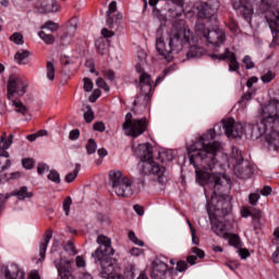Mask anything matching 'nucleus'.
I'll return each mask as SVG.
<instances>
[{"label":"nucleus","mask_w":279,"mask_h":279,"mask_svg":"<svg viewBox=\"0 0 279 279\" xmlns=\"http://www.w3.org/2000/svg\"><path fill=\"white\" fill-rule=\"evenodd\" d=\"M98 156H100V158H105V156H108V150H106V148H99Z\"/></svg>","instance_id":"nucleus-61"},{"label":"nucleus","mask_w":279,"mask_h":279,"mask_svg":"<svg viewBox=\"0 0 279 279\" xmlns=\"http://www.w3.org/2000/svg\"><path fill=\"white\" fill-rule=\"evenodd\" d=\"M48 180H50V182H53L54 184H60V182H62V180L60 179V172L57 170H50L48 174Z\"/></svg>","instance_id":"nucleus-29"},{"label":"nucleus","mask_w":279,"mask_h":279,"mask_svg":"<svg viewBox=\"0 0 279 279\" xmlns=\"http://www.w3.org/2000/svg\"><path fill=\"white\" fill-rule=\"evenodd\" d=\"M151 76L147 73L140 74L141 95L136 97L133 106H147L151 99L153 86Z\"/></svg>","instance_id":"nucleus-11"},{"label":"nucleus","mask_w":279,"mask_h":279,"mask_svg":"<svg viewBox=\"0 0 279 279\" xmlns=\"http://www.w3.org/2000/svg\"><path fill=\"white\" fill-rule=\"evenodd\" d=\"M36 134H37V138H40V136H47L49 132H47V130H39L38 132H36Z\"/></svg>","instance_id":"nucleus-63"},{"label":"nucleus","mask_w":279,"mask_h":279,"mask_svg":"<svg viewBox=\"0 0 279 279\" xmlns=\"http://www.w3.org/2000/svg\"><path fill=\"white\" fill-rule=\"evenodd\" d=\"M29 279H40V274H38L36 270H33L29 275Z\"/></svg>","instance_id":"nucleus-62"},{"label":"nucleus","mask_w":279,"mask_h":279,"mask_svg":"<svg viewBox=\"0 0 279 279\" xmlns=\"http://www.w3.org/2000/svg\"><path fill=\"white\" fill-rule=\"evenodd\" d=\"M10 40L14 43L15 45H23V35L21 33H14L11 37Z\"/></svg>","instance_id":"nucleus-37"},{"label":"nucleus","mask_w":279,"mask_h":279,"mask_svg":"<svg viewBox=\"0 0 279 279\" xmlns=\"http://www.w3.org/2000/svg\"><path fill=\"white\" fill-rule=\"evenodd\" d=\"M104 77H106V80H109V82H114L116 77H114V71L112 70H102L101 71Z\"/></svg>","instance_id":"nucleus-41"},{"label":"nucleus","mask_w":279,"mask_h":279,"mask_svg":"<svg viewBox=\"0 0 279 279\" xmlns=\"http://www.w3.org/2000/svg\"><path fill=\"white\" fill-rule=\"evenodd\" d=\"M279 0H262L260 10L271 29L274 43L279 45Z\"/></svg>","instance_id":"nucleus-7"},{"label":"nucleus","mask_w":279,"mask_h":279,"mask_svg":"<svg viewBox=\"0 0 279 279\" xmlns=\"http://www.w3.org/2000/svg\"><path fill=\"white\" fill-rule=\"evenodd\" d=\"M46 71H47V77L50 82H53L56 80V65H53V62L48 61L46 64Z\"/></svg>","instance_id":"nucleus-24"},{"label":"nucleus","mask_w":279,"mask_h":279,"mask_svg":"<svg viewBox=\"0 0 279 279\" xmlns=\"http://www.w3.org/2000/svg\"><path fill=\"white\" fill-rule=\"evenodd\" d=\"M36 8L40 14H49L51 12H60V4L53 0H40L36 3Z\"/></svg>","instance_id":"nucleus-18"},{"label":"nucleus","mask_w":279,"mask_h":279,"mask_svg":"<svg viewBox=\"0 0 279 279\" xmlns=\"http://www.w3.org/2000/svg\"><path fill=\"white\" fill-rule=\"evenodd\" d=\"M209 58L211 60H219V61H226L229 60V71L236 72L241 69V65L239 64V61H236V54L230 49H226L223 53L215 54L211 53L209 54Z\"/></svg>","instance_id":"nucleus-13"},{"label":"nucleus","mask_w":279,"mask_h":279,"mask_svg":"<svg viewBox=\"0 0 279 279\" xmlns=\"http://www.w3.org/2000/svg\"><path fill=\"white\" fill-rule=\"evenodd\" d=\"M47 171H49V167L47 166V163H38L37 173L39 175H43V174L47 173Z\"/></svg>","instance_id":"nucleus-44"},{"label":"nucleus","mask_w":279,"mask_h":279,"mask_svg":"<svg viewBox=\"0 0 279 279\" xmlns=\"http://www.w3.org/2000/svg\"><path fill=\"white\" fill-rule=\"evenodd\" d=\"M71 204H73V199H71V197L68 196L63 201V210H64L66 217H69V214L71 213Z\"/></svg>","instance_id":"nucleus-34"},{"label":"nucleus","mask_w":279,"mask_h":279,"mask_svg":"<svg viewBox=\"0 0 279 279\" xmlns=\"http://www.w3.org/2000/svg\"><path fill=\"white\" fill-rule=\"evenodd\" d=\"M234 173L240 180H250L252 178L254 170L250 166V161H242L234 166Z\"/></svg>","instance_id":"nucleus-17"},{"label":"nucleus","mask_w":279,"mask_h":279,"mask_svg":"<svg viewBox=\"0 0 279 279\" xmlns=\"http://www.w3.org/2000/svg\"><path fill=\"white\" fill-rule=\"evenodd\" d=\"M86 151L89 155L95 154L97 151V143L95 142V140L93 138L88 140L86 144Z\"/></svg>","instance_id":"nucleus-30"},{"label":"nucleus","mask_w":279,"mask_h":279,"mask_svg":"<svg viewBox=\"0 0 279 279\" xmlns=\"http://www.w3.org/2000/svg\"><path fill=\"white\" fill-rule=\"evenodd\" d=\"M70 141H77L80 138V130L75 129L70 132Z\"/></svg>","instance_id":"nucleus-52"},{"label":"nucleus","mask_w":279,"mask_h":279,"mask_svg":"<svg viewBox=\"0 0 279 279\" xmlns=\"http://www.w3.org/2000/svg\"><path fill=\"white\" fill-rule=\"evenodd\" d=\"M196 182H198L201 186H206V184L213 186L214 191L210 201H207V213L211 230L217 236L229 239L230 233H228L226 223L218 220L217 217H226V215H230V211L232 210V197L226 194H218L217 191H221L223 184H230V179H228V175L226 174H210L208 171L196 170Z\"/></svg>","instance_id":"nucleus-2"},{"label":"nucleus","mask_w":279,"mask_h":279,"mask_svg":"<svg viewBox=\"0 0 279 279\" xmlns=\"http://www.w3.org/2000/svg\"><path fill=\"white\" fill-rule=\"evenodd\" d=\"M133 210L140 217H143L145 215V208L141 205H134Z\"/></svg>","instance_id":"nucleus-53"},{"label":"nucleus","mask_w":279,"mask_h":279,"mask_svg":"<svg viewBox=\"0 0 279 279\" xmlns=\"http://www.w3.org/2000/svg\"><path fill=\"white\" fill-rule=\"evenodd\" d=\"M109 182L118 197H132L134 195L132 180L123 175L121 170L109 171Z\"/></svg>","instance_id":"nucleus-8"},{"label":"nucleus","mask_w":279,"mask_h":279,"mask_svg":"<svg viewBox=\"0 0 279 279\" xmlns=\"http://www.w3.org/2000/svg\"><path fill=\"white\" fill-rule=\"evenodd\" d=\"M78 279H93V275H92V274H88V272H82V274L78 276Z\"/></svg>","instance_id":"nucleus-60"},{"label":"nucleus","mask_w":279,"mask_h":279,"mask_svg":"<svg viewBox=\"0 0 279 279\" xmlns=\"http://www.w3.org/2000/svg\"><path fill=\"white\" fill-rule=\"evenodd\" d=\"M124 276L126 279H134V265L130 264L125 267Z\"/></svg>","instance_id":"nucleus-36"},{"label":"nucleus","mask_w":279,"mask_h":279,"mask_svg":"<svg viewBox=\"0 0 279 279\" xmlns=\"http://www.w3.org/2000/svg\"><path fill=\"white\" fill-rule=\"evenodd\" d=\"M196 43L195 35L191 32L186 22L184 20H177L168 37V48L165 44V39L159 37L156 40V50L167 62H171L174 54L181 53V51H184L187 47L189 51L186 56L189 59L202 58L205 50L202 47H197Z\"/></svg>","instance_id":"nucleus-3"},{"label":"nucleus","mask_w":279,"mask_h":279,"mask_svg":"<svg viewBox=\"0 0 279 279\" xmlns=\"http://www.w3.org/2000/svg\"><path fill=\"white\" fill-rule=\"evenodd\" d=\"M114 12H117V1H111L109 3V8L106 14L107 16H111L112 14H114Z\"/></svg>","instance_id":"nucleus-49"},{"label":"nucleus","mask_w":279,"mask_h":279,"mask_svg":"<svg viewBox=\"0 0 279 279\" xmlns=\"http://www.w3.org/2000/svg\"><path fill=\"white\" fill-rule=\"evenodd\" d=\"M149 122L147 118L133 119L132 114L129 112L125 116V121L122 124V130L125 131L126 136H132L133 138H138L142 134H145Z\"/></svg>","instance_id":"nucleus-9"},{"label":"nucleus","mask_w":279,"mask_h":279,"mask_svg":"<svg viewBox=\"0 0 279 279\" xmlns=\"http://www.w3.org/2000/svg\"><path fill=\"white\" fill-rule=\"evenodd\" d=\"M38 36L44 40V43H46V45H53V43H56V37L51 34L45 33V31L39 32Z\"/></svg>","instance_id":"nucleus-27"},{"label":"nucleus","mask_w":279,"mask_h":279,"mask_svg":"<svg viewBox=\"0 0 279 279\" xmlns=\"http://www.w3.org/2000/svg\"><path fill=\"white\" fill-rule=\"evenodd\" d=\"M229 245H232V247H235L236 250H241V238L238 234H230L229 238Z\"/></svg>","instance_id":"nucleus-26"},{"label":"nucleus","mask_w":279,"mask_h":279,"mask_svg":"<svg viewBox=\"0 0 279 279\" xmlns=\"http://www.w3.org/2000/svg\"><path fill=\"white\" fill-rule=\"evenodd\" d=\"M87 110L84 113V120L86 121V123H93V121L95 120V113L93 112V108H90V106L86 107Z\"/></svg>","instance_id":"nucleus-31"},{"label":"nucleus","mask_w":279,"mask_h":279,"mask_svg":"<svg viewBox=\"0 0 279 279\" xmlns=\"http://www.w3.org/2000/svg\"><path fill=\"white\" fill-rule=\"evenodd\" d=\"M233 9L239 10L245 21L251 22L254 14V7L252 0H233Z\"/></svg>","instance_id":"nucleus-14"},{"label":"nucleus","mask_w":279,"mask_h":279,"mask_svg":"<svg viewBox=\"0 0 279 279\" xmlns=\"http://www.w3.org/2000/svg\"><path fill=\"white\" fill-rule=\"evenodd\" d=\"M84 90L85 93H90V90H93V81H90V78H84Z\"/></svg>","instance_id":"nucleus-45"},{"label":"nucleus","mask_w":279,"mask_h":279,"mask_svg":"<svg viewBox=\"0 0 279 279\" xmlns=\"http://www.w3.org/2000/svg\"><path fill=\"white\" fill-rule=\"evenodd\" d=\"M101 35L104 36V38H112V36H114V32L108 31V28H102Z\"/></svg>","instance_id":"nucleus-57"},{"label":"nucleus","mask_w":279,"mask_h":279,"mask_svg":"<svg viewBox=\"0 0 279 279\" xmlns=\"http://www.w3.org/2000/svg\"><path fill=\"white\" fill-rule=\"evenodd\" d=\"M27 58H29V51L22 50L15 53V61L17 64H27Z\"/></svg>","instance_id":"nucleus-22"},{"label":"nucleus","mask_w":279,"mask_h":279,"mask_svg":"<svg viewBox=\"0 0 279 279\" xmlns=\"http://www.w3.org/2000/svg\"><path fill=\"white\" fill-rule=\"evenodd\" d=\"M93 128L96 132H106V124L104 122H96Z\"/></svg>","instance_id":"nucleus-51"},{"label":"nucleus","mask_w":279,"mask_h":279,"mask_svg":"<svg viewBox=\"0 0 279 279\" xmlns=\"http://www.w3.org/2000/svg\"><path fill=\"white\" fill-rule=\"evenodd\" d=\"M167 271H169V266L167 263L156 259L153 262V270H151V278L153 279H165L167 278Z\"/></svg>","instance_id":"nucleus-16"},{"label":"nucleus","mask_w":279,"mask_h":279,"mask_svg":"<svg viewBox=\"0 0 279 279\" xmlns=\"http://www.w3.org/2000/svg\"><path fill=\"white\" fill-rule=\"evenodd\" d=\"M11 197H17V199H20V202H23L25 199H32V197H34V193L29 192L27 190V186H22L16 193L10 194Z\"/></svg>","instance_id":"nucleus-20"},{"label":"nucleus","mask_w":279,"mask_h":279,"mask_svg":"<svg viewBox=\"0 0 279 279\" xmlns=\"http://www.w3.org/2000/svg\"><path fill=\"white\" fill-rule=\"evenodd\" d=\"M24 169H34V159L27 158L22 160Z\"/></svg>","instance_id":"nucleus-47"},{"label":"nucleus","mask_w":279,"mask_h":279,"mask_svg":"<svg viewBox=\"0 0 279 279\" xmlns=\"http://www.w3.org/2000/svg\"><path fill=\"white\" fill-rule=\"evenodd\" d=\"M196 32L198 36H204L205 40L213 45V47H221L226 43V32L221 28L210 31L204 24L197 22Z\"/></svg>","instance_id":"nucleus-10"},{"label":"nucleus","mask_w":279,"mask_h":279,"mask_svg":"<svg viewBox=\"0 0 279 279\" xmlns=\"http://www.w3.org/2000/svg\"><path fill=\"white\" fill-rule=\"evenodd\" d=\"M81 169L82 165L76 163L73 172H70L65 175V182H68V184H71V182H75V179L77 178Z\"/></svg>","instance_id":"nucleus-23"},{"label":"nucleus","mask_w":279,"mask_h":279,"mask_svg":"<svg viewBox=\"0 0 279 279\" xmlns=\"http://www.w3.org/2000/svg\"><path fill=\"white\" fill-rule=\"evenodd\" d=\"M189 269V263L185 260H179L177 262V271H186Z\"/></svg>","instance_id":"nucleus-42"},{"label":"nucleus","mask_w":279,"mask_h":279,"mask_svg":"<svg viewBox=\"0 0 279 279\" xmlns=\"http://www.w3.org/2000/svg\"><path fill=\"white\" fill-rule=\"evenodd\" d=\"M137 58L140 60V62H145V60H147V52L144 50H140L137 51Z\"/></svg>","instance_id":"nucleus-56"},{"label":"nucleus","mask_w":279,"mask_h":279,"mask_svg":"<svg viewBox=\"0 0 279 279\" xmlns=\"http://www.w3.org/2000/svg\"><path fill=\"white\" fill-rule=\"evenodd\" d=\"M53 231L51 229H48L39 243V256L41 260H45V254L47 253V247H49V242L51 241Z\"/></svg>","instance_id":"nucleus-19"},{"label":"nucleus","mask_w":279,"mask_h":279,"mask_svg":"<svg viewBox=\"0 0 279 279\" xmlns=\"http://www.w3.org/2000/svg\"><path fill=\"white\" fill-rule=\"evenodd\" d=\"M256 82H258V77H256V76L250 77L246 82L247 88H252V86H254V84H256Z\"/></svg>","instance_id":"nucleus-59"},{"label":"nucleus","mask_w":279,"mask_h":279,"mask_svg":"<svg viewBox=\"0 0 279 279\" xmlns=\"http://www.w3.org/2000/svg\"><path fill=\"white\" fill-rule=\"evenodd\" d=\"M260 122L252 126V136L260 138L266 134L268 147L278 151L279 149V102L272 100L259 109Z\"/></svg>","instance_id":"nucleus-4"},{"label":"nucleus","mask_w":279,"mask_h":279,"mask_svg":"<svg viewBox=\"0 0 279 279\" xmlns=\"http://www.w3.org/2000/svg\"><path fill=\"white\" fill-rule=\"evenodd\" d=\"M239 250V256H241L242 259L248 258L250 251L247 248H238Z\"/></svg>","instance_id":"nucleus-55"},{"label":"nucleus","mask_w":279,"mask_h":279,"mask_svg":"<svg viewBox=\"0 0 279 279\" xmlns=\"http://www.w3.org/2000/svg\"><path fill=\"white\" fill-rule=\"evenodd\" d=\"M96 85L98 86V88H102L105 93L110 92V86H108V83H106V81L102 77H98L96 80Z\"/></svg>","instance_id":"nucleus-33"},{"label":"nucleus","mask_w":279,"mask_h":279,"mask_svg":"<svg viewBox=\"0 0 279 279\" xmlns=\"http://www.w3.org/2000/svg\"><path fill=\"white\" fill-rule=\"evenodd\" d=\"M187 225H189L190 230H191L192 242L194 243V245H199V238H197V235L195 234V228H193V225L189 220H187Z\"/></svg>","instance_id":"nucleus-40"},{"label":"nucleus","mask_w":279,"mask_h":279,"mask_svg":"<svg viewBox=\"0 0 279 279\" xmlns=\"http://www.w3.org/2000/svg\"><path fill=\"white\" fill-rule=\"evenodd\" d=\"M5 278L7 279H23V278H25V272H23V270H21L19 268L13 272L10 270H7Z\"/></svg>","instance_id":"nucleus-25"},{"label":"nucleus","mask_w":279,"mask_h":279,"mask_svg":"<svg viewBox=\"0 0 279 279\" xmlns=\"http://www.w3.org/2000/svg\"><path fill=\"white\" fill-rule=\"evenodd\" d=\"M41 29H49L50 32H56L58 29V24L52 21H48L41 26Z\"/></svg>","instance_id":"nucleus-39"},{"label":"nucleus","mask_w":279,"mask_h":279,"mask_svg":"<svg viewBox=\"0 0 279 279\" xmlns=\"http://www.w3.org/2000/svg\"><path fill=\"white\" fill-rule=\"evenodd\" d=\"M142 160V173L144 175H157V182L165 184L166 168L154 161V150L150 144H140L134 151Z\"/></svg>","instance_id":"nucleus-5"},{"label":"nucleus","mask_w":279,"mask_h":279,"mask_svg":"<svg viewBox=\"0 0 279 279\" xmlns=\"http://www.w3.org/2000/svg\"><path fill=\"white\" fill-rule=\"evenodd\" d=\"M260 195H263L264 197H268V195H271L272 193V189L269 185H265L260 191H259Z\"/></svg>","instance_id":"nucleus-50"},{"label":"nucleus","mask_w":279,"mask_h":279,"mask_svg":"<svg viewBox=\"0 0 279 279\" xmlns=\"http://www.w3.org/2000/svg\"><path fill=\"white\" fill-rule=\"evenodd\" d=\"M231 158L235 160V165H241V162H245V160H243V155L241 154V150L238 147H232Z\"/></svg>","instance_id":"nucleus-28"},{"label":"nucleus","mask_w":279,"mask_h":279,"mask_svg":"<svg viewBox=\"0 0 279 279\" xmlns=\"http://www.w3.org/2000/svg\"><path fill=\"white\" fill-rule=\"evenodd\" d=\"M245 128L241 122L234 121L232 118L222 120L216 124L214 129L204 133L201 138L190 148V162L196 171H213L217 166V151L221 148L219 142H214L216 136L226 134L228 138H241Z\"/></svg>","instance_id":"nucleus-1"},{"label":"nucleus","mask_w":279,"mask_h":279,"mask_svg":"<svg viewBox=\"0 0 279 279\" xmlns=\"http://www.w3.org/2000/svg\"><path fill=\"white\" fill-rule=\"evenodd\" d=\"M260 191H256V193H251L248 195V202L251 204V206H256V204H258V199H260Z\"/></svg>","instance_id":"nucleus-32"},{"label":"nucleus","mask_w":279,"mask_h":279,"mask_svg":"<svg viewBox=\"0 0 279 279\" xmlns=\"http://www.w3.org/2000/svg\"><path fill=\"white\" fill-rule=\"evenodd\" d=\"M36 138H38V135L36 133L27 135V141H29L31 143H34Z\"/></svg>","instance_id":"nucleus-64"},{"label":"nucleus","mask_w":279,"mask_h":279,"mask_svg":"<svg viewBox=\"0 0 279 279\" xmlns=\"http://www.w3.org/2000/svg\"><path fill=\"white\" fill-rule=\"evenodd\" d=\"M192 254L194 255H190L186 258V263H189L190 265H195V260H197V257L204 258V256H206V254L201 248H197L195 246L192 247Z\"/></svg>","instance_id":"nucleus-21"},{"label":"nucleus","mask_w":279,"mask_h":279,"mask_svg":"<svg viewBox=\"0 0 279 279\" xmlns=\"http://www.w3.org/2000/svg\"><path fill=\"white\" fill-rule=\"evenodd\" d=\"M274 77H276V74H274V72L271 71H268L267 73L262 75L260 80L262 82H264V84H269V82H271Z\"/></svg>","instance_id":"nucleus-38"},{"label":"nucleus","mask_w":279,"mask_h":279,"mask_svg":"<svg viewBox=\"0 0 279 279\" xmlns=\"http://www.w3.org/2000/svg\"><path fill=\"white\" fill-rule=\"evenodd\" d=\"M76 267H86V259H84L82 256H76L75 258Z\"/></svg>","instance_id":"nucleus-54"},{"label":"nucleus","mask_w":279,"mask_h":279,"mask_svg":"<svg viewBox=\"0 0 279 279\" xmlns=\"http://www.w3.org/2000/svg\"><path fill=\"white\" fill-rule=\"evenodd\" d=\"M195 8L198 19H213L217 14V8L207 2H197Z\"/></svg>","instance_id":"nucleus-15"},{"label":"nucleus","mask_w":279,"mask_h":279,"mask_svg":"<svg viewBox=\"0 0 279 279\" xmlns=\"http://www.w3.org/2000/svg\"><path fill=\"white\" fill-rule=\"evenodd\" d=\"M29 87V81L27 78H23L17 74H11L8 81V100L12 102V106L15 108V112H19L23 117L29 114V110L27 106L23 104L17 97H23L25 93H27V88Z\"/></svg>","instance_id":"nucleus-6"},{"label":"nucleus","mask_w":279,"mask_h":279,"mask_svg":"<svg viewBox=\"0 0 279 279\" xmlns=\"http://www.w3.org/2000/svg\"><path fill=\"white\" fill-rule=\"evenodd\" d=\"M129 239L130 241H132V243H134L135 245H138L140 247H143V245H145V243H143L142 240H138L136 238V233H134V231L129 232Z\"/></svg>","instance_id":"nucleus-35"},{"label":"nucleus","mask_w":279,"mask_h":279,"mask_svg":"<svg viewBox=\"0 0 279 279\" xmlns=\"http://www.w3.org/2000/svg\"><path fill=\"white\" fill-rule=\"evenodd\" d=\"M11 197L12 195L10 193L5 194L4 196L3 194H0V210L5 208V204Z\"/></svg>","instance_id":"nucleus-43"},{"label":"nucleus","mask_w":279,"mask_h":279,"mask_svg":"<svg viewBox=\"0 0 279 279\" xmlns=\"http://www.w3.org/2000/svg\"><path fill=\"white\" fill-rule=\"evenodd\" d=\"M243 64H245L246 69H254V61H252V57L250 56L243 58Z\"/></svg>","instance_id":"nucleus-48"},{"label":"nucleus","mask_w":279,"mask_h":279,"mask_svg":"<svg viewBox=\"0 0 279 279\" xmlns=\"http://www.w3.org/2000/svg\"><path fill=\"white\" fill-rule=\"evenodd\" d=\"M99 97H101V89H95L93 92V95L89 96V101L92 104H95V101H97V99H99Z\"/></svg>","instance_id":"nucleus-46"},{"label":"nucleus","mask_w":279,"mask_h":279,"mask_svg":"<svg viewBox=\"0 0 279 279\" xmlns=\"http://www.w3.org/2000/svg\"><path fill=\"white\" fill-rule=\"evenodd\" d=\"M53 265L58 271L57 279H75L72 260H69L65 257H59L58 259H54Z\"/></svg>","instance_id":"nucleus-12"},{"label":"nucleus","mask_w":279,"mask_h":279,"mask_svg":"<svg viewBox=\"0 0 279 279\" xmlns=\"http://www.w3.org/2000/svg\"><path fill=\"white\" fill-rule=\"evenodd\" d=\"M130 254L131 256H141V254H143V250L142 248H138V247H133L130 250Z\"/></svg>","instance_id":"nucleus-58"}]
</instances>
